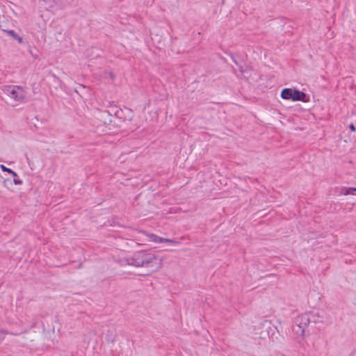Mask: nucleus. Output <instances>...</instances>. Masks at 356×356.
<instances>
[{"mask_svg": "<svg viewBox=\"0 0 356 356\" xmlns=\"http://www.w3.org/2000/svg\"><path fill=\"white\" fill-rule=\"evenodd\" d=\"M143 233L146 234L150 241H153L155 243H161L162 241L163 237L159 236L154 234H147L145 232H143Z\"/></svg>", "mask_w": 356, "mask_h": 356, "instance_id": "6", "label": "nucleus"}, {"mask_svg": "<svg viewBox=\"0 0 356 356\" xmlns=\"http://www.w3.org/2000/svg\"><path fill=\"white\" fill-rule=\"evenodd\" d=\"M13 183H14L15 185H19L22 184V180L20 179L18 176L17 177H13V180L12 181Z\"/></svg>", "mask_w": 356, "mask_h": 356, "instance_id": "12", "label": "nucleus"}, {"mask_svg": "<svg viewBox=\"0 0 356 356\" xmlns=\"http://www.w3.org/2000/svg\"><path fill=\"white\" fill-rule=\"evenodd\" d=\"M280 97L285 100L302 102L304 103L309 102L310 100L309 96L307 94L296 88H283L281 91Z\"/></svg>", "mask_w": 356, "mask_h": 356, "instance_id": "2", "label": "nucleus"}, {"mask_svg": "<svg viewBox=\"0 0 356 356\" xmlns=\"http://www.w3.org/2000/svg\"><path fill=\"white\" fill-rule=\"evenodd\" d=\"M348 128H349V129H350V131L351 132H355L356 131V127H355V126L353 123L349 124Z\"/></svg>", "mask_w": 356, "mask_h": 356, "instance_id": "14", "label": "nucleus"}, {"mask_svg": "<svg viewBox=\"0 0 356 356\" xmlns=\"http://www.w3.org/2000/svg\"><path fill=\"white\" fill-rule=\"evenodd\" d=\"M162 259L147 250L138 251L133 256L127 259V264L136 267L149 266L152 271L156 270L162 266Z\"/></svg>", "mask_w": 356, "mask_h": 356, "instance_id": "1", "label": "nucleus"}, {"mask_svg": "<svg viewBox=\"0 0 356 356\" xmlns=\"http://www.w3.org/2000/svg\"><path fill=\"white\" fill-rule=\"evenodd\" d=\"M107 341H111L113 343L114 341V337H112V332L110 330L107 332Z\"/></svg>", "mask_w": 356, "mask_h": 356, "instance_id": "13", "label": "nucleus"}, {"mask_svg": "<svg viewBox=\"0 0 356 356\" xmlns=\"http://www.w3.org/2000/svg\"><path fill=\"white\" fill-rule=\"evenodd\" d=\"M309 316H310V317H311V318L312 320V322H314V323H316L317 321L316 319V316L312 314H309Z\"/></svg>", "mask_w": 356, "mask_h": 356, "instance_id": "16", "label": "nucleus"}, {"mask_svg": "<svg viewBox=\"0 0 356 356\" xmlns=\"http://www.w3.org/2000/svg\"><path fill=\"white\" fill-rule=\"evenodd\" d=\"M354 188H355V192L356 191V187H354Z\"/></svg>", "mask_w": 356, "mask_h": 356, "instance_id": "19", "label": "nucleus"}, {"mask_svg": "<svg viewBox=\"0 0 356 356\" xmlns=\"http://www.w3.org/2000/svg\"><path fill=\"white\" fill-rule=\"evenodd\" d=\"M238 66L239 71L241 72V74H244L245 70L243 69V66L239 65Z\"/></svg>", "mask_w": 356, "mask_h": 356, "instance_id": "17", "label": "nucleus"}, {"mask_svg": "<svg viewBox=\"0 0 356 356\" xmlns=\"http://www.w3.org/2000/svg\"><path fill=\"white\" fill-rule=\"evenodd\" d=\"M355 190V188H354V187H349V188L344 187V188H341V193L345 195H354Z\"/></svg>", "mask_w": 356, "mask_h": 356, "instance_id": "8", "label": "nucleus"}, {"mask_svg": "<svg viewBox=\"0 0 356 356\" xmlns=\"http://www.w3.org/2000/svg\"><path fill=\"white\" fill-rule=\"evenodd\" d=\"M6 33L11 36L14 40H17L18 43H23V38L16 33L13 30H6Z\"/></svg>", "mask_w": 356, "mask_h": 356, "instance_id": "5", "label": "nucleus"}, {"mask_svg": "<svg viewBox=\"0 0 356 356\" xmlns=\"http://www.w3.org/2000/svg\"><path fill=\"white\" fill-rule=\"evenodd\" d=\"M8 96L15 101L24 103L26 102V92L22 86H10L6 89Z\"/></svg>", "mask_w": 356, "mask_h": 356, "instance_id": "3", "label": "nucleus"}, {"mask_svg": "<svg viewBox=\"0 0 356 356\" xmlns=\"http://www.w3.org/2000/svg\"><path fill=\"white\" fill-rule=\"evenodd\" d=\"M3 186L7 188H10L13 186V181L10 179H4L3 181Z\"/></svg>", "mask_w": 356, "mask_h": 356, "instance_id": "10", "label": "nucleus"}, {"mask_svg": "<svg viewBox=\"0 0 356 356\" xmlns=\"http://www.w3.org/2000/svg\"><path fill=\"white\" fill-rule=\"evenodd\" d=\"M26 332V330L22 331L19 333H14V332H9L7 330L5 329H0V343L4 339L5 335L6 334H12V335H18L21 333Z\"/></svg>", "mask_w": 356, "mask_h": 356, "instance_id": "7", "label": "nucleus"}, {"mask_svg": "<svg viewBox=\"0 0 356 356\" xmlns=\"http://www.w3.org/2000/svg\"><path fill=\"white\" fill-rule=\"evenodd\" d=\"M161 243H168V244H178V243H179V242L177 241L170 239V238H162Z\"/></svg>", "mask_w": 356, "mask_h": 356, "instance_id": "11", "label": "nucleus"}, {"mask_svg": "<svg viewBox=\"0 0 356 356\" xmlns=\"http://www.w3.org/2000/svg\"><path fill=\"white\" fill-rule=\"evenodd\" d=\"M312 318L309 316V314L305 313L301 315H299L296 318V323L301 330L302 335L305 333V329L308 325L312 323Z\"/></svg>", "mask_w": 356, "mask_h": 356, "instance_id": "4", "label": "nucleus"}, {"mask_svg": "<svg viewBox=\"0 0 356 356\" xmlns=\"http://www.w3.org/2000/svg\"><path fill=\"white\" fill-rule=\"evenodd\" d=\"M352 356H356V350L353 353Z\"/></svg>", "mask_w": 356, "mask_h": 356, "instance_id": "18", "label": "nucleus"}, {"mask_svg": "<svg viewBox=\"0 0 356 356\" xmlns=\"http://www.w3.org/2000/svg\"><path fill=\"white\" fill-rule=\"evenodd\" d=\"M230 57L232 58V60H233V62L236 65H238V63L237 61V60L236 59L234 55L233 54H230Z\"/></svg>", "mask_w": 356, "mask_h": 356, "instance_id": "15", "label": "nucleus"}, {"mask_svg": "<svg viewBox=\"0 0 356 356\" xmlns=\"http://www.w3.org/2000/svg\"><path fill=\"white\" fill-rule=\"evenodd\" d=\"M0 168L2 170V171L7 172L8 173L12 175L13 177H17V174L16 172L13 170L11 168H8L6 167L3 164L0 165Z\"/></svg>", "mask_w": 356, "mask_h": 356, "instance_id": "9", "label": "nucleus"}]
</instances>
